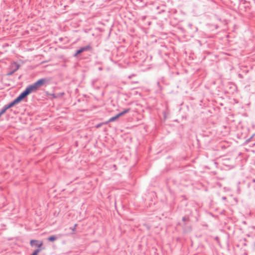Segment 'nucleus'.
<instances>
[{
	"label": "nucleus",
	"instance_id": "nucleus-2",
	"mask_svg": "<svg viewBox=\"0 0 255 255\" xmlns=\"http://www.w3.org/2000/svg\"><path fill=\"white\" fill-rule=\"evenodd\" d=\"M27 96L25 93L23 91L21 93L19 96L17 97L12 102L10 103L9 105H7L6 107V109H9L12 107H13L14 105L18 103L20 101H21L24 98H25Z\"/></svg>",
	"mask_w": 255,
	"mask_h": 255
},
{
	"label": "nucleus",
	"instance_id": "nucleus-9",
	"mask_svg": "<svg viewBox=\"0 0 255 255\" xmlns=\"http://www.w3.org/2000/svg\"><path fill=\"white\" fill-rule=\"evenodd\" d=\"M7 110V109H6V107H5L4 108L0 113V115H2L3 114H4Z\"/></svg>",
	"mask_w": 255,
	"mask_h": 255
},
{
	"label": "nucleus",
	"instance_id": "nucleus-5",
	"mask_svg": "<svg viewBox=\"0 0 255 255\" xmlns=\"http://www.w3.org/2000/svg\"><path fill=\"white\" fill-rule=\"evenodd\" d=\"M119 117H120V116H119V114H118L116 116H115V117L110 118L108 122H114V121H115L117 119H118Z\"/></svg>",
	"mask_w": 255,
	"mask_h": 255
},
{
	"label": "nucleus",
	"instance_id": "nucleus-6",
	"mask_svg": "<svg viewBox=\"0 0 255 255\" xmlns=\"http://www.w3.org/2000/svg\"><path fill=\"white\" fill-rule=\"evenodd\" d=\"M56 239H57V237L55 236H50L48 238V241H50V242H54Z\"/></svg>",
	"mask_w": 255,
	"mask_h": 255
},
{
	"label": "nucleus",
	"instance_id": "nucleus-3",
	"mask_svg": "<svg viewBox=\"0 0 255 255\" xmlns=\"http://www.w3.org/2000/svg\"><path fill=\"white\" fill-rule=\"evenodd\" d=\"M30 244L31 247H37V249H40V251L44 250V248H42L43 242L42 241H38L36 240H31L30 241Z\"/></svg>",
	"mask_w": 255,
	"mask_h": 255
},
{
	"label": "nucleus",
	"instance_id": "nucleus-10",
	"mask_svg": "<svg viewBox=\"0 0 255 255\" xmlns=\"http://www.w3.org/2000/svg\"><path fill=\"white\" fill-rule=\"evenodd\" d=\"M100 126H101V125H98L97 126V128H99V127H100Z\"/></svg>",
	"mask_w": 255,
	"mask_h": 255
},
{
	"label": "nucleus",
	"instance_id": "nucleus-1",
	"mask_svg": "<svg viewBox=\"0 0 255 255\" xmlns=\"http://www.w3.org/2000/svg\"><path fill=\"white\" fill-rule=\"evenodd\" d=\"M45 82V80L41 79L37 81L33 84L27 87L24 91L26 95H28L31 92L36 91L40 86L43 85Z\"/></svg>",
	"mask_w": 255,
	"mask_h": 255
},
{
	"label": "nucleus",
	"instance_id": "nucleus-12",
	"mask_svg": "<svg viewBox=\"0 0 255 255\" xmlns=\"http://www.w3.org/2000/svg\"><path fill=\"white\" fill-rule=\"evenodd\" d=\"M1 116V115H0V117Z\"/></svg>",
	"mask_w": 255,
	"mask_h": 255
},
{
	"label": "nucleus",
	"instance_id": "nucleus-8",
	"mask_svg": "<svg viewBox=\"0 0 255 255\" xmlns=\"http://www.w3.org/2000/svg\"><path fill=\"white\" fill-rule=\"evenodd\" d=\"M40 252V249H36L33 251L31 255H38L39 253Z\"/></svg>",
	"mask_w": 255,
	"mask_h": 255
},
{
	"label": "nucleus",
	"instance_id": "nucleus-11",
	"mask_svg": "<svg viewBox=\"0 0 255 255\" xmlns=\"http://www.w3.org/2000/svg\"><path fill=\"white\" fill-rule=\"evenodd\" d=\"M16 70H17V69H18V66L17 65H16Z\"/></svg>",
	"mask_w": 255,
	"mask_h": 255
},
{
	"label": "nucleus",
	"instance_id": "nucleus-7",
	"mask_svg": "<svg viewBox=\"0 0 255 255\" xmlns=\"http://www.w3.org/2000/svg\"><path fill=\"white\" fill-rule=\"evenodd\" d=\"M129 111H130L129 109H126V110H124V111H123L122 112L118 114L119 116H120V117L124 115H125V114L128 113Z\"/></svg>",
	"mask_w": 255,
	"mask_h": 255
},
{
	"label": "nucleus",
	"instance_id": "nucleus-4",
	"mask_svg": "<svg viewBox=\"0 0 255 255\" xmlns=\"http://www.w3.org/2000/svg\"><path fill=\"white\" fill-rule=\"evenodd\" d=\"M91 49V47L89 45L82 47L79 50L77 51L76 53L75 54V56H77L80 53H81L84 51H85L89 50Z\"/></svg>",
	"mask_w": 255,
	"mask_h": 255
}]
</instances>
